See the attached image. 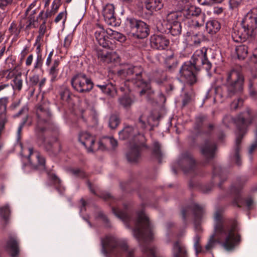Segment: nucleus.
I'll return each mask as SVG.
<instances>
[{"label": "nucleus", "mask_w": 257, "mask_h": 257, "mask_svg": "<svg viewBox=\"0 0 257 257\" xmlns=\"http://www.w3.org/2000/svg\"><path fill=\"white\" fill-rule=\"evenodd\" d=\"M102 252L106 255L110 254L114 257H121L122 252L126 254V257H135V250L128 249L127 244L121 242L116 238L106 236L101 239Z\"/></svg>", "instance_id": "4"}, {"label": "nucleus", "mask_w": 257, "mask_h": 257, "mask_svg": "<svg viewBox=\"0 0 257 257\" xmlns=\"http://www.w3.org/2000/svg\"><path fill=\"white\" fill-rule=\"evenodd\" d=\"M220 29V23L215 20H211L207 22L206 24V29L208 33L214 34Z\"/></svg>", "instance_id": "29"}, {"label": "nucleus", "mask_w": 257, "mask_h": 257, "mask_svg": "<svg viewBox=\"0 0 257 257\" xmlns=\"http://www.w3.org/2000/svg\"><path fill=\"white\" fill-rule=\"evenodd\" d=\"M213 12V14L214 15H220L223 12V9L220 7H214L212 9H211V11H210L209 12H207V15H211L212 12Z\"/></svg>", "instance_id": "60"}, {"label": "nucleus", "mask_w": 257, "mask_h": 257, "mask_svg": "<svg viewBox=\"0 0 257 257\" xmlns=\"http://www.w3.org/2000/svg\"><path fill=\"white\" fill-rule=\"evenodd\" d=\"M9 102L8 96L0 97V135L4 131L5 125L8 122L7 110Z\"/></svg>", "instance_id": "14"}, {"label": "nucleus", "mask_w": 257, "mask_h": 257, "mask_svg": "<svg viewBox=\"0 0 257 257\" xmlns=\"http://www.w3.org/2000/svg\"><path fill=\"white\" fill-rule=\"evenodd\" d=\"M28 160L33 166L45 168L46 160L45 158L37 151H34L32 148H29Z\"/></svg>", "instance_id": "18"}, {"label": "nucleus", "mask_w": 257, "mask_h": 257, "mask_svg": "<svg viewBox=\"0 0 257 257\" xmlns=\"http://www.w3.org/2000/svg\"><path fill=\"white\" fill-rule=\"evenodd\" d=\"M60 64V62L58 59L55 60L50 68L49 75L50 76V81L52 82H54L59 79L58 74L59 72V66Z\"/></svg>", "instance_id": "26"}, {"label": "nucleus", "mask_w": 257, "mask_h": 257, "mask_svg": "<svg viewBox=\"0 0 257 257\" xmlns=\"http://www.w3.org/2000/svg\"><path fill=\"white\" fill-rule=\"evenodd\" d=\"M168 29L172 35L177 36L181 34L182 28L181 24L179 22L175 21L170 24Z\"/></svg>", "instance_id": "36"}, {"label": "nucleus", "mask_w": 257, "mask_h": 257, "mask_svg": "<svg viewBox=\"0 0 257 257\" xmlns=\"http://www.w3.org/2000/svg\"><path fill=\"white\" fill-rule=\"evenodd\" d=\"M232 121L233 119L230 115H225L222 119L223 123L226 126H228L229 124L232 123Z\"/></svg>", "instance_id": "64"}, {"label": "nucleus", "mask_w": 257, "mask_h": 257, "mask_svg": "<svg viewBox=\"0 0 257 257\" xmlns=\"http://www.w3.org/2000/svg\"><path fill=\"white\" fill-rule=\"evenodd\" d=\"M243 103V100L241 98H238L233 101L230 104V108L231 109L235 110L237 108L241 106Z\"/></svg>", "instance_id": "53"}, {"label": "nucleus", "mask_w": 257, "mask_h": 257, "mask_svg": "<svg viewBox=\"0 0 257 257\" xmlns=\"http://www.w3.org/2000/svg\"><path fill=\"white\" fill-rule=\"evenodd\" d=\"M200 237L199 235L197 234L194 237V247L196 250V254L203 251L202 247L200 244Z\"/></svg>", "instance_id": "50"}, {"label": "nucleus", "mask_w": 257, "mask_h": 257, "mask_svg": "<svg viewBox=\"0 0 257 257\" xmlns=\"http://www.w3.org/2000/svg\"><path fill=\"white\" fill-rule=\"evenodd\" d=\"M40 145L50 154H55L61 150L59 142L55 138L51 140L47 139L43 137L39 139Z\"/></svg>", "instance_id": "12"}, {"label": "nucleus", "mask_w": 257, "mask_h": 257, "mask_svg": "<svg viewBox=\"0 0 257 257\" xmlns=\"http://www.w3.org/2000/svg\"><path fill=\"white\" fill-rule=\"evenodd\" d=\"M193 210L195 216L197 218L200 217L204 212L203 207L201 206L198 204H194L193 206Z\"/></svg>", "instance_id": "48"}, {"label": "nucleus", "mask_w": 257, "mask_h": 257, "mask_svg": "<svg viewBox=\"0 0 257 257\" xmlns=\"http://www.w3.org/2000/svg\"><path fill=\"white\" fill-rule=\"evenodd\" d=\"M161 146L158 142H154L153 144V154L158 158H161L162 153L161 152Z\"/></svg>", "instance_id": "51"}, {"label": "nucleus", "mask_w": 257, "mask_h": 257, "mask_svg": "<svg viewBox=\"0 0 257 257\" xmlns=\"http://www.w3.org/2000/svg\"><path fill=\"white\" fill-rule=\"evenodd\" d=\"M71 84L73 89L83 93L90 91L93 88V82L85 75L77 74L72 77Z\"/></svg>", "instance_id": "10"}, {"label": "nucleus", "mask_w": 257, "mask_h": 257, "mask_svg": "<svg viewBox=\"0 0 257 257\" xmlns=\"http://www.w3.org/2000/svg\"><path fill=\"white\" fill-rule=\"evenodd\" d=\"M47 17L44 18L43 19H41L40 20H42V24L40 25V28H39V34L41 36H43L45 34L46 30V19Z\"/></svg>", "instance_id": "56"}, {"label": "nucleus", "mask_w": 257, "mask_h": 257, "mask_svg": "<svg viewBox=\"0 0 257 257\" xmlns=\"http://www.w3.org/2000/svg\"><path fill=\"white\" fill-rule=\"evenodd\" d=\"M117 54L115 52L108 51L106 48H103L98 52V57L100 61L109 63L117 58Z\"/></svg>", "instance_id": "20"}, {"label": "nucleus", "mask_w": 257, "mask_h": 257, "mask_svg": "<svg viewBox=\"0 0 257 257\" xmlns=\"http://www.w3.org/2000/svg\"><path fill=\"white\" fill-rule=\"evenodd\" d=\"M162 7L161 0H148L146 2V8L150 11V15H152L154 12L160 10Z\"/></svg>", "instance_id": "27"}, {"label": "nucleus", "mask_w": 257, "mask_h": 257, "mask_svg": "<svg viewBox=\"0 0 257 257\" xmlns=\"http://www.w3.org/2000/svg\"><path fill=\"white\" fill-rule=\"evenodd\" d=\"M215 238L216 239V241L218 243H219L217 240V237H216L215 234H214L212 235L210 237V239H209L207 244L205 245L206 250H209L214 246V245L215 244Z\"/></svg>", "instance_id": "52"}, {"label": "nucleus", "mask_w": 257, "mask_h": 257, "mask_svg": "<svg viewBox=\"0 0 257 257\" xmlns=\"http://www.w3.org/2000/svg\"><path fill=\"white\" fill-rule=\"evenodd\" d=\"M235 51L239 59H244L248 54L247 46L245 45H239L236 47Z\"/></svg>", "instance_id": "35"}, {"label": "nucleus", "mask_w": 257, "mask_h": 257, "mask_svg": "<svg viewBox=\"0 0 257 257\" xmlns=\"http://www.w3.org/2000/svg\"><path fill=\"white\" fill-rule=\"evenodd\" d=\"M216 149V144L213 141L206 140L201 145L200 152L205 158L211 159L214 157Z\"/></svg>", "instance_id": "17"}, {"label": "nucleus", "mask_w": 257, "mask_h": 257, "mask_svg": "<svg viewBox=\"0 0 257 257\" xmlns=\"http://www.w3.org/2000/svg\"><path fill=\"white\" fill-rule=\"evenodd\" d=\"M43 65V59L42 58V56H38L37 59L34 63V69H38L42 67Z\"/></svg>", "instance_id": "59"}, {"label": "nucleus", "mask_w": 257, "mask_h": 257, "mask_svg": "<svg viewBox=\"0 0 257 257\" xmlns=\"http://www.w3.org/2000/svg\"><path fill=\"white\" fill-rule=\"evenodd\" d=\"M71 172L75 176L80 178H84L86 176L85 173L80 169H72Z\"/></svg>", "instance_id": "55"}, {"label": "nucleus", "mask_w": 257, "mask_h": 257, "mask_svg": "<svg viewBox=\"0 0 257 257\" xmlns=\"http://www.w3.org/2000/svg\"><path fill=\"white\" fill-rule=\"evenodd\" d=\"M199 4L202 5H210L212 3H220L223 0H197Z\"/></svg>", "instance_id": "57"}, {"label": "nucleus", "mask_w": 257, "mask_h": 257, "mask_svg": "<svg viewBox=\"0 0 257 257\" xmlns=\"http://www.w3.org/2000/svg\"><path fill=\"white\" fill-rule=\"evenodd\" d=\"M104 22L108 26L116 27L119 25L120 20H117L116 17H103Z\"/></svg>", "instance_id": "44"}, {"label": "nucleus", "mask_w": 257, "mask_h": 257, "mask_svg": "<svg viewBox=\"0 0 257 257\" xmlns=\"http://www.w3.org/2000/svg\"><path fill=\"white\" fill-rule=\"evenodd\" d=\"M201 14L200 8L195 6H186L170 12L168 15L174 14L175 16H199Z\"/></svg>", "instance_id": "15"}, {"label": "nucleus", "mask_w": 257, "mask_h": 257, "mask_svg": "<svg viewBox=\"0 0 257 257\" xmlns=\"http://www.w3.org/2000/svg\"><path fill=\"white\" fill-rule=\"evenodd\" d=\"M117 146V142L112 137H105L101 139L98 143V147L96 150L104 151L109 147L114 149Z\"/></svg>", "instance_id": "21"}, {"label": "nucleus", "mask_w": 257, "mask_h": 257, "mask_svg": "<svg viewBox=\"0 0 257 257\" xmlns=\"http://www.w3.org/2000/svg\"><path fill=\"white\" fill-rule=\"evenodd\" d=\"M142 72L143 68L141 66L127 65L124 68L118 71V74L121 78L126 79L125 86L130 81L133 84L140 86L143 83Z\"/></svg>", "instance_id": "8"}, {"label": "nucleus", "mask_w": 257, "mask_h": 257, "mask_svg": "<svg viewBox=\"0 0 257 257\" xmlns=\"http://www.w3.org/2000/svg\"><path fill=\"white\" fill-rule=\"evenodd\" d=\"M189 25L191 27H200L204 23L203 17H186Z\"/></svg>", "instance_id": "31"}, {"label": "nucleus", "mask_w": 257, "mask_h": 257, "mask_svg": "<svg viewBox=\"0 0 257 257\" xmlns=\"http://www.w3.org/2000/svg\"><path fill=\"white\" fill-rule=\"evenodd\" d=\"M214 219L215 234L218 241L226 250H233L241 242L237 221L230 219L223 222L221 214L217 211L215 213Z\"/></svg>", "instance_id": "1"}, {"label": "nucleus", "mask_w": 257, "mask_h": 257, "mask_svg": "<svg viewBox=\"0 0 257 257\" xmlns=\"http://www.w3.org/2000/svg\"><path fill=\"white\" fill-rule=\"evenodd\" d=\"M61 5V0H54L52 9L49 14H47L46 16H52L55 15L57 13L58 9Z\"/></svg>", "instance_id": "45"}, {"label": "nucleus", "mask_w": 257, "mask_h": 257, "mask_svg": "<svg viewBox=\"0 0 257 257\" xmlns=\"http://www.w3.org/2000/svg\"><path fill=\"white\" fill-rule=\"evenodd\" d=\"M36 114L38 118L36 130L38 132H43L50 124V113L47 108L40 105L37 108Z\"/></svg>", "instance_id": "11"}, {"label": "nucleus", "mask_w": 257, "mask_h": 257, "mask_svg": "<svg viewBox=\"0 0 257 257\" xmlns=\"http://www.w3.org/2000/svg\"><path fill=\"white\" fill-rule=\"evenodd\" d=\"M136 238L140 241H150L153 238V234L149 219L144 211L138 213L135 227L133 230Z\"/></svg>", "instance_id": "6"}, {"label": "nucleus", "mask_w": 257, "mask_h": 257, "mask_svg": "<svg viewBox=\"0 0 257 257\" xmlns=\"http://www.w3.org/2000/svg\"><path fill=\"white\" fill-rule=\"evenodd\" d=\"M204 118L203 116H199L196 118L195 125V128L196 129L199 130L201 127Z\"/></svg>", "instance_id": "61"}, {"label": "nucleus", "mask_w": 257, "mask_h": 257, "mask_svg": "<svg viewBox=\"0 0 257 257\" xmlns=\"http://www.w3.org/2000/svg\"><path fill=\"white\" fill-rule=\"evenodd\" d=\"M114 7L112 4H107L103 9V16H114Z\"/></svg>", "instance_id": "42"}, {"label": "nucleus", "mask_w": 257, "mask_h": 257, "mask_svg": "<svg viewBox=\"0 0 257 257\" xmlns=\"http://www.w3.org/2000/svg\"><path fill=\"white\" fill-rule=\"evenodd\" d=\"M28 117V115H27L23 119V121L20 123V125L19 126V127H18V131H17V134H18V139H19L20 137V135H21L22 131L23 130V128L24 127L25 124H26V122L27 121Z\"/></svg>", "instance_id": "58"}, {"label": "nucleus", "mask_w": 257, "mask_h": 257, "mask_svg": "<svg viewBox=\"0 0 257 257\" xmlns=\"http://www.w3.org/2000/svg\"><path fill=\"white\" fill-rule=\"evenodd\" d=\"M10 214V210L8 206L6 205L0 207V216H1L5 221H7Z\"/></svg>", "instance_id": "47"}, {"label": "nucleus", "mask_w": 257, "mask_h": 257, "mask_svg": "<svg viewBox=\"0 0 257 257\" xmlns=\"http://www.w3.org/2000/svg\"><path fill=\"white\" fill-rule=\"evenodd\" d=\"M169 43V39L161 34H155L150 37L151 46L156 50H165L168 47Z\"/></svg>", "instance_id": "13"}, {"label": "nucleus", "mask_w": 257, "mask_h": 257, "mask_svg": "<svg viewBox=\"0 0 257 257\" xmlns=\"http://www.w3.org/2000/svg\"><path fill=\"white\" fill-rule=\"evenodd\" d=\"M225 79V86L227 93L220 92L221 88L217 87L215 89L217 96L220 95L221 97H231L240 95L243 92L244 79L240 72L234 69L230 70L226 73Z\"/></svg>", "instance_id": "3"}, {"label": "nucleus", "mask_w": 257, "mask_h": 257, "mask_svg": "<svg viewBox=\"0 0 257 257\" xmlns=\"http://www.w3.org/2000/svg\"><path fill=\"white\" fill-rule=\"evenodd\" d=\"M167 79V76L166 73L164 72H156L155 74V80L159 84H161L166 81Z\"/></svg>", "instance_id": "43"}, {"label": "nucleus", "mask_w": 257, "mask_h": 257, "mask_svg": "<svg viewBox=\"0 0 257 257\" xmlns=\"http://www.w3.org/2000/svg\"><path fill=\"white\" fill-rule=\"evenodd\" d=\"M243 138L242 135H238L235 140V157L236 159V163L237 165H239L240 164L239 162V152L240 150V145L242 139Z\"/></svg>", "instance_id": "41"}, {"label": "nucleus", "mask_w": 257, "mask_h": 257, "mask_svg": "<svg viewBox=\"0 0 257 257\" xmlns=\"http://www.w3.org/2000/svg\"><path fill=\"white\" fill-rule=\"evenodd\" d=\"M181 160L183 163L189 165V169H193L195 165V161L189 153L186 152L182 154Z\"/></svg>", "instance_id": "39"}, {"label": "nucleus", "mask_w": 257, "mask_h": 257, "mask_svg": "<svg viewBox=\"0 0 257 257\" xmlns=\"http://www.w3.org/2000/svg\"><path fill=\"white\" fill-rule=\"evenodd\" d=\"M113 212L114 214L121 219L125 222H130L131 221V217L125 211H120L116 208H112Z\"/></svg>", "instance_id": "37"}, {"label": "nucleus", "mask_w": 257, "mask_h": 257, "mask_svg": "<svg viewBox=\"0 0 257 257\" xmlns=\"http://www.w3.org/2000/svg\"><path fill=\"white\" fill-rule=\"evenodd\" d=\"M249 93L252 97L257 95V76L250 79L249 82Z\"/></svg>", "instance_id": "38"}, {"label": "nucleus", "mask_w": 257, "mask_h": 257, "mask_svg": "<svg viewBox=\"0 0 257 257\" xmlns=\"http://www.w3.org/2000/svg\"><path fill=\"white\" fill-rule=\"evenodd\" d=\"M37 1H34L27 8L25 12V16H42L43 11L41 10L39 6H36Z\"/></svg>", "instance_id": "28"}, {"label": "nucleus", "mask_w": 257, "mask_h": 257, "mask_svg": "<svg viewBox=\"0 0 257 257\" xmlns=\"http://www.w3.org/2000/svg\"><path fill=\"white\" fill-rule=\"evenodd\" d=\"M96 86L99 88L102 92L108 96L114 97L117 95L116 88L111 83L105 85L97 84Z\"/></svg>", "instance_id": "25"}, {"label": "nucleus", "mask_w": 257, "mask_h": 257, "mask_svg": "<svg viewBox=\"0 0 257 257\" xmlns=\"http://www.w3.org/2000/svg\"><path fill=\"white\" fill-rule=\"evenodd\" d=\"M11 74L12 76L14 77L12 81L13 82L12 84L13 89L18 91H21L23 87V83L22 78V73L21 72H18L16 68H15L10 72L9 75Z\"/></svg>", "instance_id": "22"}, {"label": "nucleus", "mask_w": 257, "mask_h": 257, "mask_svg": "<svg viewBox=\"0 0 257 257\" xmlns=\"http://www.w3.org/2000/svg\"><path fill=\"white\" fill-rule=\"evenodd\" d=\"M119 122V119L116 116L112 115L110 117L109 125L112 128H115L118 125Z\"/></svg>", "instance_id": "54"}, {"label": "nucleus", "mask_w": 257, "mask_h": 257, "mask_svg": "<svg viewBox=\"0 0 257 257\" xmlns=\"http://www.w3.org/2000/svg\"><path fill=\"white\" fill-rule=\"evenodd\" d=\"M12 88L9 84H0V93L3 94H9L12 92Z\"/></svg>", "instance_id": "49"}, {"label": "nucleus", "mask_w": 257, "mask_h": 257, "mask_svg": "<svg viewBox=\"0 0 257 257\" xmlns=\"http://www.w3.org/2000/svg\"><path fill=\"white\" fill-rule=\"evenodd\" d=\"M207 50L205 48L196 50L191 61L185 62L180 70V76L190 84H193L196 81L194 70L198 71L202 66L206 70L209 71L212 67V64L207 57Z\"/></svg>", "instance_id": "2"}, {"label": "nucleus", "mask_w": 257, "mask_h": 257, "mask_svg": "<svg viewBox=\"0 0 257 257\" xmlns=\"http://www.w3.org/2000/svg\"><path fill=\"white\" fill-rule=\"evenodd\" d=\"M29 80H30V83L32 85L35 86L39 82V77L38 75H37V74L33 75V76L30 77Z\"/></svg>", "instance_id": "62"}, {"label": "nucleus", "mask_w": 257, "mask_h": 257, "mask_svg": "<svg viewBox=\"0 0 257 257\" xmlns=\"http://www.w3.org/2000/svg\"><path fill=\"white\" fill-rule=\"evenodd\" d=\"M29 19L27 20V17H24L23 20L24 21H27L28 24L26 26L27 29H30L32 28H36L39 26V23L42 22L41 19H43L44 17H28Z\"/></svg>", "instance_id": "32"}, {"label": "nucleus", "mask_w": 257, "mask_h": 257, "mask_svg": "<svg viewBox=\"0 0 257 257\" xmlns=\"http://www.w3.org/2000/svg\"><path fill=\"white\" fill-rule=\"evenodd\" d=\"M95 37L98 43L103 48H107L109 46V41L107 40L106 32L103 28H100L99 30L95 32Z\"/></svg>", "instance_id": "23"}, {"label": "nucleus", "mask_w": 257, "mask_h": 257, "mask_svg": "<svg viewBox=\"0 0 257 257\" xmlns=\"http://www.w3.org/2000/svg\"><path fill=\"white\" fill-rule=\"evenodd\" d=\"M72 41V37L70 35H68L65 37L64 42V47L68 49L70 47Z\"/></svg>", "instance_id": "63"}, {"label": "nucleus", "mask_w": 257, "mask_h": 257, "mask_svg": "<svg viewBox=\"0 0 257 257\" xmlns=\"http://www.w3.org/2000/svg\"><path fill=\"white\" fill-rule=\"evenodd\" d=\"M126 25L133 31V35L139 39H144L148 37L150 29L147 24L141 20H138L133 17H128Z\"/></svg>", "instance_id": "9"}, {"label": "nucleus", "mask_w": 257, "mask_h": 257, "mask_svg": "<svg viewBox=\"0 0 257 257\" xmlns=\"http://www.w3.org/2000/svg\"><path fill=\"white\" fill-rule=\"evenodd\" d=\"M252 115L251 109L247 108L246 111L240 114L235 119L236 124L240 130L243 129L251 122Z\"/></svg>", "instance_id": "16"}, {"label": "nucleus", "mask_w": 257, "mask_h": 257, "mask_svg": "<svg viewBox=\"0 0 257 257\" xmlns=\"http://www.w3.org/2000/svg\"><path fill=\"white\" fill-rule=\"evenodd\" d=\"M79 140L83 144L89 152H93L96 150L94 147L95 138L87 132H82L79 134Z\"/></svg>", "instance_id": "19"}, {"label": "nucleus", "mask_w": 257, "mask_h": 257, "mask_svg": "<svg viewBox=\"0 0 257 257\" xmlns=\"http://www.w3.org/2000/svg\"><path fill=\"white\" fill-rule=\"evenodd\" d=\"M242 28L232 35L235 42L245 41L257 27V17H244L241 21Z\"/></svg>", "instance_id": "7"}, {"label": "nucleus", "mask_w": 257, "mask_h": 257, "mask_svg": "<svg viewBox=\"0 0 257 257\" xmlns=\"http://www.w3.org/2000/svg\"><path fill=\"white\" fill-rule=\"evenodd\" d=\"M173 252L175 257H187L185 248L181 246L178 241L174 244Z\"/></svg>", "instance_id": "33"}, {"label": "nucleus", "mask_w": 257, "mask_h": 257, "mask_svg": "<svg viewBox=\"0 0 257 257\" xmlns=\"http://www.w3.org/2000/svg\"><path fill=\"white\" fill-rule=\"evenodd\" d=\"M134 129L132 126L125 127L119 133V138L125 140L132 138L133 141L130 143V150L126 155L128 161L130 163L137 162L140 158L141 152L144 145L138 142V136L134 134Z\"/></svg>", "instance_id": "5"}, {"label": "nucleus", "mask_w": 257, "mask_h": 257, "mask_svg": "<svg viewBox=\"0 0 257 257\" xmlns=\"http://www.w3.org/2000/svg\"><path fill=\"white\" fill-rule=\"evenodd\" d=\"M118 102L124 108H128L134 103V100L130 95H124L119 98Z\"/></svg>", "instance_id": "34"}, {"label": "nucleus", "mask_w": 257, "mask_h": 257, "mask_svg": "<svg viewBox=\"0 0 257 257\" xmlns=\"http://www.w3.org/2000/svg\"><path fill=\"white\" fill-rule=\"evenodd\" d=\"M109 35L112 38L120 42H123L126 40V37L117 31H112Z\"/></svg>", "instance_id": "46"}, {"label": "nucleus", "mask_w": 257, "mask_h": 257, "mask_svg": "<svg viewBox=\"0 0 257 257\" xmlns=\"http://www.w3.org/2000/svg\"><path fill=\"white\" fill-rule=\"evenodd\" d=\"M139 123L143 128H145L150 124L148 112L145 111L141 114L139 118Z\"/></svg>", "instance_id": "40"}, {"label": "nucleus", "mask_w": 257, "mask_h": 257, "mask_svg": "<svg viewBox=\"0 0 257 257\" xmlns=\"http://www.w3.org/2000/svg\"><path fill=\"white\" fill-rule=\"evenodd\" d=\"M6 249L10 252L12 257L17 256L19 253L18 242L14 237H10L6 244Z\"/></svg>", "instance_id": "24"}, {"label": "nucleus", "mask_w": 257, "mask_h": 257, "mask_svg": "<svg viewBox=\"0 0 257 257\" xmlns=\"http://www.w3.org/2000/svg\"><path fill=\"white\" fill-rule=\"evenodd\" d=\"M61 99L67 103H70L73 96V94L70 90L67 87H63L60 91Z\"/></svg>", "instance_id": "30"}]
</instances>
